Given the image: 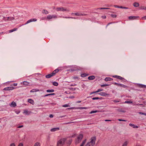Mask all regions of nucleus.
I'll return each mask as SVG.
<instances>
[{
    "label": "nucleus",
    "instance_id": "14",
    "mask_svg": "<svg viewBox=\"0 0 146 146\" xmlns=\"http://www.w3.org/2000/svg\"><path fill=\"white\" fill-rule=\"evenodd\" d=\"M59 71V70H58V69H56L52 72V74H53V76H54L55 75V74L56 73L58 72Z\"/></svg>",
    "mask_w": 146,
    "mask_h": 146
},
{
    "label": "nucleus",
    "instance_id": "12",
    "mask_svg": "<svg viewBox=\"0 0 146 146\" xmlns=\"http://www.w3.org/2000/svg\"><path fill=\"white\" fill-rule=\"evenodd\" d=\"M53 74V73L52 74L51 73L48 74H47L46 76L45 77L47 78H50L53 76V74Z\"/></svg>",
    "mask_w": 146,
    "mask_h": 146
},
{
    "label": "nucleus",
    "instance_id": "58",
    "mask_svg": "<svg viewBox=\"0 0 146 146\" xmlns=\"http://www.w3.org/2000/svg\"><path fill=\"white\" fill-rule=\"evenodd\" d=\"M53 117V115L52 114H50L49 115V117L50 118H52Z\"/></svg>",
    "mask_w": 146,
    "mask_h": 146
},
{
    "label": "nucleus",
    "instance_id": "42",
    "mask_svg": "<svg viewBox=\"0 0 146 146\" xmlns=\"http://www.w3.org/2000/svg\"><path fill=\"white\" fill-rule=\"evenodd\" d=\"M98 112V111L97 110H96V111H91L90 112V114H92V113H96L97 112Z\"/></svg>",
    "mask_w": 146,
    "mask_h": 146
},
{
    "label": "nucleus",
    "instance_id": "24",
    "mask_svg": "<svg viewBox=\"0 0 146 146\" xmlns=\"http://www.w3.org/2000/svg\"><path fill=\"white\" fill-rule=\"evenodd\" d=\"M89 74L86 73H82L81 74V77H83L88 76Z\"/></svg>",
    "mask_w": 146,
    "mask_h": 146
},
{
    "label": "nucleus",
    "instance_id": "63",
    "mask_svg": "<svg viewBox=\"0 0 146 146\" xmlns=\"http://www.w3.org/2000/svg\"><path fill=\"white\" fill-rule=\"evenodd\" d=\"M7 19L8 20H11V18L10 17H8Z\"/></svg>",
    "mask_w": 146,
    "mask_h": 146
},
{
    "label": "nucleus",
    "instance_id": "29",
    "mask_svg": "<svg viewBox=\"0 0 146 146\" xmlns=\"http://www.w3.org/2000/svg\"><path fill=\"white\" fill-rule=\"evenodd\" d=\"M93 100H95L98 99H102V98H99L98 97H94L92 98Z\"/></svg>",
    "mask_w": 146,
    "mask_h": 146
},
{
    "label": "nucleus",
    "instance_id": "31",
    "mask_svg": "<svg viewBox=\"0 0 146 146\" xmlns=\"http://www.w3.org/2000/svg\"><path fill=\"white\" fill-rule=\"evenodd\" d=\"M28 111L27 110H24L23 113L26 114L27 115H29V114L28 113Z\"/></svg>",
    "mask_w": 146,
    "mask_h": 146
},
{
    "label": "nucleus",
    "instance_id": "22",
    "mask_svg": "<svg viewBox=\"0 0 146 146\" xmlns=\"http://www.w3.org/2000/svg\"><path fill=\"white\" fill-rule=\"evenodd\" d=\"M120 86L121 87H122L124 88H127L128 86H127L123 84H119V85L118 86Z\"/></svg>",
    "mask_w": 146,
    "mask_h": 146
},
{
    "label": "nucleus",
    "instance_id": "32",
    "mask_svg": "<svg viewBox=\"0 0 146 146\" xmlns=\"http://www.w3.org/2000/svg\"><path fill=\"white\" fill-rule=\"evenodd\" d=\"M17 30V28H14L13 29H12V30H10L9 31V33H11V32H12L14 31H16Z\"/></svg>",
    "mask_w": 146,
    "mask_h": 146
},
{
    "label": "nucleus",
    "instance_id": "19",
    "mask_svg": "<svg viewBox=\"0 0 146 146\" xmlns=\"http://www.w3.org/2000/svg\"><path fill=\"white\" fill-rule=\"evenodd\" d=\"M133 5L135 7H137L139 6V4L137 2H135L133 4Z\"/></svg>",
    "mask_w": 146,
    "mask_h": 146
},
{
    "label": "nucleus",
    "instance_id": "60",
    "mask_svg": "<svg viewBox=\"0 0 146 146\" xmlns=\"http://www.w3.org/2000/svg\"><path fill=\"white\" fill-rule=\"evenodd\" d=\"M23 125H20V126H18L17 127V128H21V127H23Z\"/></svg>",
    "mask_w": 146,
    "mask_h": 146
},
{
    "label": "nucleus",
    "instance_id": "56",
    "mask_svg": "<svg viewBox=\"0 0 146 146\" xmlns=\"http://www.w3.org/2000/svg\"><path fill=\"white\" fill-rule=\"evenodd\" d=\"M102 17L103 19H105L106 18V16H102Z\"/></svg>",
    "mask_w": 146,
    "mask_h": 146
},
{
    "label": "nucleus",
    "instance_id": "46",
    "mask_svg": "<svg viewBox=\"0 0 146 146\" xmlns=\"http://www.w3.org/2000/svg\"><path fill=\"white\" fill-rule=\"evenodd\" d=\"M141 86L142 88H146V85H145L141 84Z\"/></svg>",
    "mask_w": 146,
    "mask_h": 146
},
{
    "label": "nucleus",
    "instance_id": "8",
    "mask_svg": "<svg viewBox=\"0 0 146 146\" xmlns=\"http://www.w3.org/2000/svg\"><path fill=\"white\" fill-rule=\"evenodd\" d=\"M80 70V67L77 66H74L73 68L71 69V70L72 71H77Z\"/></svg>",
    "mask_w": 146,
    "mask_h": 146
},
{
    "label": "nucleus",
    "instance_id": "49",
    "mask_svg": "<svg viewBox=\"0 0 146 146\" xmlns=\"http://www.w3.org/2000/svg\"><path fill=\"white\" fill-rule=\"evenodd\" d=\"M132 102L131 101H126L125 102V103H131Z\"/></svg>",
    "mask_w": 146,
    "mask_h": 146
},
{
    "label": "nucleus",
    "instance_id": "52",
    "mask_svg": "<svg viewBox=\"0 0 146 146\" xmlns=\"http://www.w3.org/2000/svg\"><path fill=\"white\" fill-rule=\"evenodd\" d=\"M63 18H73L72 17H63Z\"/></svg>",
    "mask_w": 146,
    "mask_h": 146
},
{
    "label": "nucleus",
    "instance_id": "5",
    "mask_svg": "<svg viewBox=\"0 0 146 146\" xmlns=\"http://www.w3.org/2000/svg\"><path fill=\"white\" fill-rule=\"evenodd\" d=\"M71 14L72 15H75L78 16H86V15H87L85 14H82L79 12L72 13H71Z\"/></svg>",
    "mask_w": 146,
    "mask_h": 146
},
{
    "label": "nucleus",
    "instance_id": "1",
    "mask_svg": "<svg viewBox=\"0 0 146 146\" xmlns=\"http://www.w3.org/2000/svg\"><path fill=\"white\" fill-rule=\"evenodd\" d=\"M83 137V135L82 134H80L75 140V143L78 144L80 143Z\"/></svg>",
    "mask_w": 146,
    "mask_h": 146
},
{
    "label": "nucleus",
    "instance_id": "48",
    "mask_svg": "<svg viewBox=\"0 0 146 146\" xmlns=\"http://www.w3.org/2000/svg\"><path fill=\"white\" fill-rule=\"evenodd\" d=\"M139 113L140 114H142V115H146V113L140 112Z\"/></svg>",
    "mask_w": 146,
    "mask_h": 146
},
{
    "label": "nucleus",
    "instance_id": "20",
    "mask_svg": "<svg viewBox=\"0 0 146 146\" xmlns=\"http://www.w3.org/2000/svg\"><path fill=\"white\" fill-rule=\"evenodd\" d=\"M59 128H58V127L54 128L52 129H51L50 131H51L53 132V131H55L59 130Z\"/></svg>",
    "mask_w": 146,
    "mask_h": 146
},
{
    "label": "nucleus",
    "instance_id": "21",
    "mask_svg": "<svg viewBox=\"0 0 146 146\" xmlns=\"http://www.w3.org/2000/svg\"><path fill=\"white\" fill-rule=\"evenodd\" d=\"M28 102L33 105L34 104V102L33 100L31 99H28Z\"/></svg>",
    "mask_w": 146,
    "mask_h": 146
},
{
    "label": "nucleus",
    "instance_id": "3",
    "mask_svg": "<svg viewBox=\"0 0 146 146\" xmlns=\"http://www.w3.org/2000/svg\"><path fill=\"white\" fill-rule=\"evenodd\" d=\"M96 138V137H92L91 139V141L90 142L88 143L93 146L95 143Z\"/></svg>",
    "mask_w": 146,
    "mask_h": 146
},
{
    "label": "nucleus",
    "instance_id": "33",
    "mask_svg": "<svg viewBox=\"0 0 146 146\" xmlns=\"http://www.w3.org/2000/svg\"><path fill=\"white\" fill-rule=\"evenodd\" d=\"M110 8H105V7H100L98 9H109Z\"/></svg>",
    "mask_w": 146,
    "mask_h": 146
},
{
    "label": "nucleus",
    "instance_id": "64",
    "mask_svg": "<svg viewBox=\"0 0 146 146\" xmlns=\"http://www.w3.org/2000/svg\"><path fill=\"white\" fill-rule=\"evenodd\" d=\"M74 98V96H70V97H69V98Z\"/></svg>",
    "mask_w": 146,
    "mask_h": 146
},
{
    "label": "nucleus",
    "instance_id": "6",
    "mask_svg": "<svg viewBox=\"0 0 146 146\" xmlns=\"http://www.w3.org/2000/svg\"><path fill=\"white\" fill-rule=\"evenodd\" d=\"M113 77L118 79L120 80H125L124 78L121 76H117V75H114L112 76Z\"/></svg>",
    "mask_w": 146,
    "mask_h": 146
},
{
    "label": "nucleus",
    "instance_id": "28",
    "mask_svg": "<svg viewBox=\"0 0 146 146\" xmlns=\"http://www.w3.org/2000/svg\"><path fill=\"white\" fill-rule=\"evenodd\" d=\"M54 90L53 89L48 90H46L47 92H54Z\"/></svg>",
    "mask_w": 146,
    "mask_h": 146
},
{
    "label": "nucleus",
    "instance_id": "37",
    "mask_svg": "<svg viewBox=\"0 0 146 146\" xmlns=\"http://www.w3.org/2000/svg\"><path fill=\"white\" fill-rule=\"evenodd\" d=\"M119 8H121V9H128V7H123L122 6H119Z\"/></svg>",
    "mask_w": 146,
    "mask_h": 146
},
{
    "label": "nucleus",
    "instance_id": "39",
    "mask_svg": "<svg viewBox=\"0 0 146 146\" xmlns=\"http://www.w3.org/2000/svg\"><path fill=\"white\" fill-rule=\"evenodd\" d=\"M77 109H87L86 107H78L77 108Z\"/></svg>",
    "mask_w": 146,
    "mask_h": 146
},
{
    "label": "nucleus",
    "instance_id": "9",
    "mask_svg": "<svg viewBox=\"0 0 146 146\" xmlns=\"http://www.w3.org/2000/svg\"><path fill=\"white\" fill-rule=\"evenodd\" d=\"M139 17L138 16H130L129 17V20L135 19Z\"/></svg>",
    "mask_w": 146,
    "mask_h": 146
},
{
    "label": "nucleus",
    "instance_id": "50",
    "mask_svg": "<svg viewBox=\"0 0 146 146\" xmlns=\"http://www.w3.org/2000/svg\"><path fill=\"white\" fill-rule=\"evenodd\" d=\"M118 120L119 121H126V120H125L122 119H118Z\"/></svg>",
    "mask_w": 146,
    "mask_h": 146
},
{
    "label": "nucleus",
    "instance_id": "35",
    "mask_svg": "<svg viewBox=\"0 0 146 146\" xmlns=\"http://www.w3.org/2000/svg\"><path fill=\"white\" fill-rule=\"evenodd\" d=\"M34 146H40V143L37 142L35 144Z\"/></svg>",
    "mask_w": 146,
    "mask_h": 146
},
{
    "label": "nucleus",
    "instance_id": "47",
    "mask_svg": "<svg viewBox=\"0 0 146 146\" xmlns=\"http://www.w3.org/2000/svg\"><path fill=\"white\" fill-rule=\"evenodd\" d=\"M20 111L19 110H17L15 111V112L17 114H19V113H20Z\"/></svg>",
    "mask_w": 146,
    "mask_h": 146
},
{
    "label": "nucleus",
    "instance_id": "23",
    "mask_svg": "<svg viewBox=\"0 0 146 146\" xmlns=\"http://www.w3.org/2000/svg\"><path fill=\"white\" fill-rule=\"evenodd\" d=\"M39 90L37 89H33L31 90L30 92H34L37 91H39Z\"/></svg>",
    "mask_w": 146,
    "mask_h": 146
},
{
    "label": "nucleus",
    "instance_id": "59",
    "mask_svg": "<svg viewBox=\"0 0 146 146\" xmlns=\"http://www.w3.org/2000/svg\"><path fill=\"white\" fill-rule=\"evenodd\" d=\"M114 7L115 8H119V6L117 5H114Z\"/></svg>",
    "mask_w": 146,
    "mask_h": 146
},
{
    "label": "nucleus",
    "instance_id": "40",
    "mask_svg": "<svg viewBox=\"0 0 146 146\" xmlns=\"http://www.w3.org/2000/svg\"><path fill=\"white\" fill-rule=\"evenodd\" d=\"M111 16L113 18H116V17L117 15L115 14H111Z\"/></svg>",
    "mask_w": 146,
    "mask_h": 146
},
{
    "label": "nucleus",
    "instance_id": "36",
    "mask_svg": "<svg viewBox=\"0 0 146 146\" xmlns=\"http://www.w3.org/2000/svg\"><path fill=\"white\" fill-rule=\"evenodd\" d=\"M72 78L74 80H76V79L79 80V78L76 76H74Z\"/></svg>",
    "mask_w": 146,
    "mask_h": 146
},
{
    "label": "nucleus",
    "instance_id": "54",
    "mask_svg": "<svg viewBox=\"0 0 146 146\" xmlns=\"http://www.w3.org/2000/svg\"><path fill=\"white\" fill-rule=\"evenodd\" d=\"M85 146H92V145H90L88 143Z\"/></svg>",
    "mask_w": 146,
    "mask_h": 146
},
{
    "label": "nucleus",
    "instance_id": "4",
    "mask_svg": "<svg viewBox=\"0 0 146 146\" xmlns=\"http://www.w3.org/2000/svg\"><path fill=\"white\" fill-rule=\"evenodd\" d=\"M56 10L58 11H67L69 12V10L66 8H64L63 7H57L56 9Z\"/></svg>",
    "mask_w": 146,
    "mask_h": 146
},
{
    "label": "nucleus",
    "instance_id": "30",
    "mask_svg": "<svg viewBox=\"0 0 146 146\" xmlns=\"http://www.w3.org/2000/svg\"><path fill=\"white\" fill-rule=\"evenodd\" d=\"M55 94L54 93H50V94H46L44 96V97H46L47 96H49L50 95H54Z\"/></svg>",
    "mask_w": 146,
    "mask_h": 146
},
{
    "label": "nucleus",
    "instance_id": "16",
    "mask_svg": "<svg viewBox=\"0 0 146 146\" xmlns=\"http://www.w3.org/2000/svg\"><path fill=\"white\" fill-rule=\"evenodd\" d=\"M95 77L94 76H91L88 77V79L90 80H94L95 79Z\"/></svg>",
    "mask_w": 146,
    "mask_h": 146
},
{
    "label": "nucleus",
    "instance_id": "45",
    "mask_svg": "<svg viewBox=\"0 0 146 146\" xmlns=\"http://www.w3.org/2000/svg\"><path fill=\"white\" fill-rule=\"evenodd\" d=\"M62 106L64 107H69L70 106L68 104H65L63 105Z\"/></svg>",
    "mask_w": 146,
    "mask_h": 146
},
{
    "label": "nucleus",
    "instance_id": "18",
    "mask_svg": "<svg viewBox=\"0 0 146 146\" xmlns=\"http://www.w3.org/2000/svg\"><path fill=\"white\" fill-rule=\"evenodd\" d=\"M99 94L102 96H106L108 95V94L104 92L100 93Z\"/></svg>",
    "mask_w": 146,
    "mask_h": 146
},
{
    "label": "nucleus",
    "instance_id": "43",
    "mask_svg": "<svg viewBox=\"0 0 146 146\" xmlns=\"http://www.w3.org/2000/svg\"><path fill=\"white\" fill-rule=\"evenodd\" d=\"M109 85L108 84H103L101 85V87H104L105 86H109Z\"/></svg>",
    "mask_w": 146,
    "mask_h": 146
},
{
    "label": "nucleus",
    "instance_id": "26",
    "mask_svg": "<svg viewBox=\"0 0 146 146\" xmlns=\"http://www.w3.org/2000/svg\"><path fill=\"white\" fill-rule=\"evenodd\" d=\"M16 106V103L14 102H11V106L13 107H15Z\"/></svg>",
    "mask_w": 146,
    "mask_h": 146
},
{
    "label": "nucleus",
    "instance_id": "53",
    "mask_svg": "<svg viewBox=\"0 0 146 146\" xmlns=\"http://www.w3.org/2000/svg\"><path fill=\"white\" fill-rule=\"evenodd\" d=\"M10 146H15V145L14 143H12L10 144Z\"/></svg>",
    "mask_w": 146,
    "mask_h": 146
},
{
    "label": "nucleus",
    "instance_id": "51",
    "mask_svg": "<svg viewBox=\"0 0 146 146\" xmlns=\"http://www.w3.org/2000/svg\"><path fill=\"white\" fill-rule=\"evenodd\" d=\"M142 19L143 20H146V16L142 17Z\"/></svg>",
    "mask_w": 146,
    "mask_h": 146
},
{
    "label": "nucleus",
    "instance_id": "41",
    "mask_svg": "<svg viewBox=\"0 0 146 146\" xmlns=\"http://www.w3.org/2000/svg\"><path fill=\"white\" fill-rule=\"evenodd\" d=\"M72 139H70L68 141V144H69V145H70L72 141Z\"/></svg>",
    "mask_w": 146,
    "mask_h": 146
},
{
    "label": "nucleus",
    "instance_id": "57",
    "mask_svg": "<svg viewBox=\"0 0 146 146\" xmlns=\"http://www.w3.org/2000/svg\"><path fill=\"white\" fill-rule=\"evenodd\" d=\"M114 84H115L116 85H117L118 86L119 85V83H115Z\"/></svg>",
    "mask_w": 146,
    "mask_h": 146
},
{
    "label": "nucleus",
    "instance_id": "25",
    "mask_svg": "<svg viewBox=\"0 0 146 146\" xmlns=\"http://www.w3.org/2000/svg\"><path fill=\"white\" fill-rule=\"evenodd\" d=\"M129 125L132 127L134 128H137L138 127V126H137L131 123L129 124Z\"/></svg>",
    "mask_w": 146,
    "mask_h": 146
},
{
    "label": "nucleus",
    "instance_id": "55",
    "mask_svg": "<svg viewBox=\"0 0 146 146\" xmlns=\"http://www.w3.org/2000/svg\"><path fill=\"white\" fill-rule=\"evenodd\" d=\"M141 9H146V7H142V8Z\"/></svg>",
    "mask_w": 146,
    "mask_h": 146
},
{
    "label": "nucleus",
    "instance_id": "11",
    "mask_svg": "<svg viewBox=\"0 0 146 146\" xmlns=\"http://www.w3.org/2000/svg\"><path fill=\"white\" fill-rule=\"evenodd\" d=\"M36 21V19H30V20H28L27 21V23H26V24H28V23H30L31 22H32L33 21Z\"/></svg>",
    "mask_w": 146,
    "mask_h": 146
},
{
    "label": "nucleus",
    "instance_id": "61",
    "mask_svg": "<svg viewBox=\"0 0 146 146\" xmlns=\"http://www.w3.org/2000/svg\"><path fill=\"white\" fill-rule=\"evenodd\" d=\"M18 146H23V144L22 143H20L19 144Z\"/></svg>",
    "mask_w": 146,
    "mask_h": 146
},
{
    "label": "nucleus",
    "instance_id": "44",
    "mask_svg": "<svg viewBox=\"0 0 146 146\" xmlns=\"http://www.w3.org/2000/svg\"><path fill=\"white\" fill-rule=\"evenodd\" d=\"M127 141L125 142L122 146H127Z\"/></svg>",
    "mask_w": 146,
    "mask_h": 146
},
{
    "label": "nucleus",
    "instance_id": "62",
    "mask_svg": "<svg viewBox=\"0 0 146 146\" xmlns=\"http://www.w3.org/2000/svg\"><path fill=\"white\" fill-rule=\"evenodd\" d=\"M105 121H111V120H109V119H108V120L106 119V120H105Z\"/></svg>",
    "mask_w": 146,
    "mask_h": 146
},
{
    "label": "nucleus",
    "instance_id": "10",
    "mask_svg": "<svg viewBox=\"0 0 146 146\" xmlns=\"http://www.w3.org/2000/svg\"><path fill=\"white\" fill-rule=\"evenodd\" d=\"M13 87H7L5 88H4L3 89L4 90H13Z\"/></svg>",
    "mask_w": 146,
    "mask_h": 146
},
{
    "label": "nucleus",
    "instance_id": "2",
    "mask_svg": "<svg viewBox=\"0 0 146 146\" xmlns=\"http://www.w3.org/2000/svg\"><path fill=\"white\" fill-rule=\"evenodd\" d=\"M66 140V139L65 138H63L59 140L58 142L57 146H63Z\"/></svg>",
    "mask_w": 146,
    "mask_h": 146
},
{
    "label": "nucleus",
    "instance_id": "38",
    "mask_svg": "<svg viewBox=\"0 0 146 146\" xmlns=\"http://www.w3.org/2000/svg\"><path fill=\"white\" fill-rule=\"evenodd\" d=\"M43 13H45L46 14H47L48 13V11L45 9L43 10Z\"/></svg>",
    "mask_w": 146,
    "mask_h": 146
},
{
    "label": "nucleus",
    "instance_id": "17",
    "mask_svg": "<svg viewBox=\"0 0 146 146\" xmlns=\"http://www.w3.org/2000/svg\"><path fill=\"white\" fill-rule=\"evenodd\" d=\"M29 83L26 81L23 82V84L25 86H28L29 84Z\"/></svg>",
    "mask_w": 146,
    "mask_h": 146
},
{
    "label": "nucleus",
    "instance_id": "15",
    "mask_svg": "<svg viewBox=\"0 0 146 146\" xmlns=\"http://www.w3.org/2000/svg\"><path fill=\"white\" fill-rule=\"evenodd\" d=\"M103 90L102 89H99L97 91H96L94 92H91L90 93V94H94V93H97V92H100L102 91Z\"/></svg>",
    "mask_w": 146,
    "mask_h": 146
},
{
    "label": "nucleus",
    "instance_id": "13",
    "mask_svg": "<svg viewBox=\"0 0 146 146\" xmlns=\"http://www.w3.org/2000/svg\"><path fill=\"white\" fill-rule=\"evenodd\" d=\"M113 80V79L110 77H106V78L104 80L105 81L107 82L108 81H111Z\"/></svg>",
    "mask_w": 146,
    "mask_h": 146
},
{
    "label": "nucleus",
    "instance_id": "34",
    "mask_svg": "<svg viewBox=\"0 0 146 146\" xmlns=\"http://www.w3.org/2000/svg\"><path fill=\"white\" fill-rule=\"evenodd\" d=\"M86 139H85L83 141L81 145L84 146V145L86 142Z\"/></svg>",
    "mask_w": 146,
    "mask_h": 146
},
{
    "label": "nucleus",
    "instance_id": "7",
    "mask_svg": "<svg viewBox=\"0 0 146 146\" xmlns=\"http://www.w3.org/2000/svg\"><path fill=\"white\" fill-rule=\"evenodd\" d=\"M57 17L56 15H49L47 17V19L48 20L51 19L52 18H55Z\"/></svg>",
    "mask_w": 146,
    "mask_h": 146
},
{
    "label": "nucleus",
    "instance_id": "27",
    "mask_svg": "<svg viewBox=\"0 0 146 146\" xmlns=\"http://www.w3.org/2000/svg\"><path fill=\"white\" fill-rule=\"evenodd\" d=\"M52 84L53 85L55 86H57L58 85V83L56 82H52Z\"/></svg>",
    "mask_w": 146,
    "mask_h": 146
}]
</instances>
